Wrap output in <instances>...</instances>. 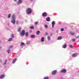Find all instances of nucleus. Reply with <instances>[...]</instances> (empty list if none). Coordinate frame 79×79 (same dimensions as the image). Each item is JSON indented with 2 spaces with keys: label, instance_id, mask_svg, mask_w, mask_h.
I'll return each instance as SVG.
<instances>
[{
  "label": "nucleus",
  "instance_id": "10",
  "mask_svg": "<svg viewBox=\"0 0 79 79\" xmlns=\"http://www.w3.org/2000/svg\"><path fill=\"white\" fill-rule=\"evenodd\" d=\"M52 27H54V25H55V23L54 21H53L52 22Z\"/></svg>",
  "mask_w": 79,
  "mask_h": 79
},
{
  "label": "nucleus",
  "instance_id": "7",
  "mask_svg": "<svg viewBox=\"0 0 79 79\" xmlns=\"http://www.w3.org/2000/svg\"><path fill=\"white\" fill-rule=\"evenodd\" d=\"M25 45V44H24L23 42H22L20 44L21 47V48H23V46H24V45Z\"/></svg>",
  "mask_w": 79,
  "mask_h": 79
},
{
  "label": "nucleus",
  "instance_id": "33",
  "mask_svg": "<svg viewBox=\"0 0 79 79\" xmlns=\"http://www.w3.org/2000/svg\"><path fill=\"white\" fill-rule=\"evenodd\" d=\"M47 39L48 40H50V36H48Z\"/></svg>",
  "mask_w": 79,
  "mask_h": 79
},
{
  "label": "nucleus",
  "instance_id": "11",
  "mask_svg": "<svg viewBox=\"0 0 79 79\" xmlns=\"http://www.w3.org/2000/svg\"><path fill=\"white\" fill-rule=\"evenodd\" d=\"M66 47H67V45L66 44L62 46V48H66Z\"/></svg>",
  "mask_w": 79,
  "mask_h": 79
},
{
  "label": "nucleus",
  "instance_id": "43",
  "mask_svg": "<svg viewBox=\"0 0 79 79\" xmlns=\"http://www.w3.org/2000/svg\"><path fill=\"white\" fill-rule=\"evenodd\" d=\"M14 2H16V0H14Z\"/></svg>",
  "mask_w": 79,
  "mask_h": 79
},
{
  "label": "nucleus",
  "instance_id": "32",
  "mask_svg": "<svg viewBox=\"0 0 79 79\" xmlns=\"http://www.w3.org/2000/svg\"><path fill=\"white\" fill-rule=\"evenodd\" d=\"M35 24V25H37L38 24V22H36L34 23Z\"/></svg>",
  "mask_w": 79,
  "mask_h": 79
},
{
  "label": "nucleus",
  "instance_id": "34",
  "mask_svg": "<svg viewBox=\"0 0 79 79\" xmlns=\"http://www.w3.org/2000/svg\"><path fill=\"white\" fill-rule=\"evenodd\" d=\"M75 40L76 39H72V41H73V42H75Z\"/></svg>",
  "mask_w": 79,
  "mask_h": 79
},
{
  "label": "nucleus",
  "instance_id": "38",
  "mask_svg": "<svg viewBox=\"0 0 79 79\" xmlns=\"http://www.w3.org/2000/svg\"><path fill=\"white\" fill-rule=\"evenodd\" d=\"M0 62H2V60H0Z\"/></svg>",
  "mask_w": 79,
  "mask_h": 79
},
{
  "label": "nucleus",
  "instance_id": "21",
  "mask_svg": "<svg viewBox=\"0 0 79 79\" xmlns=\"http://www.w3.org/2000/svg\"><path fill=\"white\" fill-rule=\"evenodd\" d=\"M25 35H26V37H27V36H28V33H27V32H26L25 33Z\"/></svg>",
  "mask_w": 79,
  "mask_h": 79
},
{
  "label": "nucleus",
  "instance_id": "17",
  "mask_svg": "<svg viewBox=\"0 0 79 79\" xmlns=\"http://www.w3.org/2000/svg\"><path fill=\"white\" fill-rule=\"evenodd\" d=\"M40 32V31H37L36 32V34L37 35H39V33Z\"/></svg>",
  "mask_w": 79,
  "mask_h": 79
},
{
  "label": "nucleus",
  "instance_id": "13",
  "mask_svg": "<svg viewBox=\"0 0 79 79\" xmlns=\"http://www.w3.org/2000/svg\"><path fill=\"white\" fill-rule=\"evenodd\" d=\"M16 59H14L12 61V63H15V61H16Z\"/></svg>",
  "mask_w": 79,
  "mask_h": 79
},
{
  "label": "nucleus",
  "instance_id": "31",
  "mask_svg": "<svg viewBox=\"0 0 79 79\" xmlns=\"http://www.w3.org/2000/svg\"><path fill=\"white\" fill-rule=\"evenodd\" d=\"M30 41H27V42L26 44H29L30 43Z\"/></svg>",
  "mask_w": 79,
  "mask_h": 79
},
{
  "label": "nucleus",
  "instance_id": "41",
  "mask_svg": "<svg viewBox=\"0 0 79 79\" xmlns=\"http://www.w3.org/2000/svg\"><path fill=\"white\" fill-rule=\"evenodd\" d=\"M18 23H19V22L18 21H17V22H16V23H17V24H18Z\"/></svg>",
  "mask_w": 79,
  "mask_h": 79
},
{
  "label": "nucleus",
  "instance_id": "14",
  "mask_svg": "<svg viewBox=\"0 0 79 79\" xmlns=\"http://www.w3.org/2000/svg\"><path fill=\"white\" fill-rule=\"evenodd\" d=\"M46 20L47 21H50V17H48L47 18Z\"/></svg>",
  "mask_w": 79,
  "mask_h": 79
},
{
  "label": "nucleus",
  "instance_id": "25",
  "mask_svg": "<svg viewBox=\"0 0 79 79\" xmlns=\"http://www.w3.org/2000/svg\"><path fill=\"white\" fill-rule=\"evenodd\" d=\"M34 27L33 26H31L30 27V29H34Z\"/></svg>",
  "mask_w": 79,
  "mask_h": 79
},
{
  "label": "nucleus",
  "instance_id": "5",
  "mask_svg": "<svg viewBox=\"0 0 79 79\" xmlns=\"http://www.w3.org/2000/svg\"><path fill=\"white\" fill-rule=\"evenodd\" d=\"M60 73H66V69H63L60 71Z\"/></svg>",
  "mask_w": 79,
  "mask_h": 79
},
{
  "label": "nucleus",
  "instance_id": "45",
  "mask_svg": "<svg viewBox=\"0 0 79 79\" xmlns=\"http://www.w3.org/2000/svg\"><path fill=\"white\" fill-rule=\"evenodd\" d=\"M1 48V47H0V49Z\"/></svg>",
  "mask_w": 79,
  "mask_h": 79
},
{
  "label": "nucleus",
  "instance_id": "37",
  "mask_svg": "<svg viewBox=\"0 0 79 79\" xmlns=\"http://www.w3.org/2000/svg\"><path fill=\"white\" fill-rule=\"evenodd\" d=\"M45 35H48V33H47V32L45 33Z\"/></svg>",
  "mask_w": 79,
  "mask_h": 79
},
{
  "label": "nucleus",
  "instance_id": "15",
  "mask_svg": "<svg viewBox=\"0 0 79 79\" xmlns=\"http://www.w3.org/2000/svg\"><path fill=\"white\" fill-rule=\"evenodd\" d=\"M6 62H7V60H6L3 64V65H5L6 64Z\"/></svg>",
  "mask_w": 79,
  "mask_h": 79
},
{
  "label": "nucleus",
  "instance_id": "39",
  "mask_svg": "<svg viewBox=\"0 0 79 79\" xmlns=\"http://www.w3.org/2000/svg\"><path fill=\"white\" fill-rule=\"evenodd\" d=\"M77 38H79V36H77Z\"/></svg>",
  "mask_w": 79,
  "mask_h": 79
},
{
  "label": "nucleus",
  "instance_id": "26",
  "mask_svg": "<svg viewBox=\"0 0 79 79\" xmlns=\"http://www.w3.org/2000/svg\"><path fill=\"white\" fill-rule=\"evenodd\" d=\"M12 39H12V38H10L9 39L8 41H11V40H12Z\"/></svg>",
  "mask_w": 79,
  "mask_h": 79
},
{
  "label": "nucleus",
  "instance_id": "3",
  "mask_svg": "<svg viewBox=\"0 0 79 79\" xmlns=\"http://www.w3.org/2000/svg\"><path fill=\"white\" fill-rule=\"evenodd\" d=\"M20 33L21 36V37H23V36H24V34H25V31L23 30H22L21 32H20Z\"/></svg>",
  "mask_w": 79,
  "mask_h": 79
},
{
  "label": "nucleus",
  "instance_id": "44",
  "mask_svg": "<svg viewBox=\"0 0 79 79\" xmlns=\"http://www.w3.org/2000/svg\"><path fill=\"white\" fill-rule=\"evenodd\" d=\"M56 32H57V33H58V31H56Z\"/></svg>",
  "mask_w": 79,
  "mask_h": 79
},
{
  "label": "nucleus",
  "instance_id": "42",
  "mask_svg": "<svg viewBox=\"0 0 79 79\" xmlns=\"http://www.w3.org/2000/svg\"><path fill=\"white\" fill-rule=\"evenodd\" d=\"M29 32H30V33H31V32H32V31H29Z\"/></svg>",
  "mask_w": 79,
  "mask_h": 79
},
{
  "label": "nucleus",
  "instance_id": "40",
  "mask_svg": "<svg viewBox=\"0 0 79 79\" xmlns=\"http://www.w3.org/2000/svg\"><path fill=\"white\" fill-rule=\"evenodd\" d=\"M30 1H31V2H32L33 0H30Z\"/></svg>",
  "mask_w": 79,
  "mask_h": 79
},
{
  "label": "nucleus",
  "instance_id": "35",
  "mask_svg": "<svg viewBox=\"0 0 79 79\" xmlns=\"http://www.w3.org/2000/svg\"><path fill=\"white\" fill-rule=\"evenodd\" d=\"M60 30H61V31H64V29L61 28Z\"/></svg>",
  "mask_w": 79,
  "mask_h": 79
},
{
  "label": "nucleus",
  "instance_id": "29",
  "mask_svg": "<svg viewBox=\"0 0 79 79\" xmlns=\"http://www.w3.org/2000/svg\"><path fill=\"white\" fill-rule=\"evenodd\" d=\"M69 47H70V48H73V46H72V45H71V44H69Z\"/></svg>",
  "mask_w": 79,
  "mask_h": 79
},
{
  "label": "nucleus",
  "instance_id": "27",
  "mask_svg": "<svg viewBox=\"0 0 79 79\" xmlns=\"http://www.w3.org/2000/svg\"><path fill=\"white\" fill-rule=\"evenodd\" d=\"M21 29V28H19L18 29V31H19V32H20V31Z\"/></svg>",
  "mask_w": 79,
  "mask_h": 79
},
{
  "label": "nucleus",
  "instance_id": "30",
  "mask_svg": "<svg viewBox=\"0 0 79 79\" xmlns=\"http://www.w3.org/2000/svg\"><path fill=\"white\" fill-rule=\"evenodd\" d=\"M10 17H11V14H9L8 15V18H10Z\"/></svg>",
  "mask_w": 79,
  "mask_h": 79
},
{
  "label": "nucleus",
  "instance_id": "19",
  "mask_svg": "<svg viewBox=\"0 0 79 79\" xmlns=\"http://www.w3.org/2000/svg\"><path fill=\"white\" fill-rule=\"evenodd\" d=\"M62 39V37L60 36L58 38V40H61Z\"/></svg>",
  "mask_w": 79,
  "mask_h": 79
},
{
  "label": "nucleus",
  "instance_id": "20",
  "mask_svg": "<svg viewBox=\"0 0 79 79\" xmlns=\"http://www.w3.org/2000/svg\"><path fill=\"white\" fill-rule=\"evenodd\" d=\"M10 37H12V38H14V34H12V35H11Z\"/></svg>",
  "mask_w": 79,
  "mask_h": 79
},
{
  "label": "nucleus",
  "instance_id": "23",
  "mask_svg": "<svg viewBox=\"0 0 79 79\" xmlns=\"http://www.w3.org/2000/svg\"><path fill=\"white\" fill-rule=\"evenodd\" d=\"M44 27L47 29L48 28V25H47V24H45L44 25Z\"/></svg>",
  "mask_w": 79,
  "mask_h": 79
},
{
  "label": "nucleus",
  "instance_id": "2",
  "mask_svg": "<svg viewBox=\"0 0 79 79\" xmlns=\"http://www.w3.org/2000/svg\"><path fill=\"white\" fill-rule=\"evenodd\" d=\"M26 13L27 14H31V13H32V10H31V9L29 8H28L27 9Z\"/></svg>",
  "mask_w": 79,
  "mask_h": 79
},
{
  "label": "nucleus",
  "instance_id": "4",
  "mask_svg": "<svg viewBox=\"0 0 79 79\" xmlns=\"http://www.w3.org/2000/svg\"><path fill=\"white\" fill-rule=\"evenodd\" d=\"M47 15V14L46 12H44L42 14V16H43V17H46Z\"/></svg>",
  "mask_w": 79,
  "mask_h": 79
},
{
  "label": "nucleus",
  "instance_id": "9",
  "mask_svg": "<svg viewBox=\"0 0 79 79\" xmlns=\"http://www.w3.org/2000/svg\"><path fill=\"white\" fill-rule=\"evenodd\" d=\"M77 56V54L76 53L73 54L72 55V56L73 57H75L76 56Z\"/></svg>",
  "mask_w": 79,
  "mask_h": 79
},
{
  "label": "nucleus",
  "instance_id": "18",
  "mask_svg": "<svg viewBox=\"0 0 79 79\" xmlns=\"http://www.w3.org/2000/svg\"><path fill=\"white\" fill-rule=\"evenodd\" d=\"M31 38H34V37H35V35H31Z\"/></svg>",
  "mask_w": 79,
  "mask_h": 79
},
{
  "label": "nucleus",
  "instance_id": "16",
  "mask_svg": "<svg viewBox=\"0 0 79 79\" xmlns=\"http://www.w3.org/2000/svg\"><path fill=\"white\" fill-rule=\"evenodd\" d=\"M41 42H44V37H42L41 38Z\"/></svg>",
  "mask_w": 79,
  "mask_h": 79
},
{
  "label": "nucleus",
  "instance_id": "6",
  "mask_svg": "<svg viewBox=\"0 0 79 79\" xmlns=\"http://www.w3.org/2000/svg\"><path fill=\"white\" fill-rule=\"evenodd\" d=\"M57 73V71H56V70H54L52 72V75H55V74H56Z\"/></svg>",
  "mask_w": 79,
  "mask_h": 79
},
{
  "label": "nucleus",
  "instance_id": "22",
  "mask_svg": "<svg viewBox=\"0 0 79 79\" xmlns=\"http://www.w3.org/2000/svg\"><path fill=\"white\" fill-rule=\"evenodd\" d=\"M7 52L8 53H10V49H8L7 50Z\"/></svg>",
  "mask_w": 79,
  "mask_h": 79
},
{
  "label": "nucleus",
  "instance_id": "46",
  "mask_svg": "<svg viewBox=\"0 0 79 79\" xmlns=\"http://www.w3.org/2000/svg\"><path fill=\"white\" fill-rule=\"evenodd\" d=\"M1 42V41L0 40V43Z\"/></svg>",
  "mask_w": 79,
  "mask_h": 79
},
{
  "label": "nucleus",
  "instance_id": "1",
  "mask_svg": "<svg viewBox=\"0 0 79 79\" xmlns=\"http://www.w3.org/2000/svg\"><path fill=\"white\" fill-rule=\"evenodd\" d=\"M12 20L11 21L12 23H13L14 24H15V19H16V17L15 15H12Z\"/></svg>",
  "mask_w": 79,
  "mask_h": 79
},
{
  "label": "nucleus",
  "instance_id": "28",
  "mask_svg": "<svg viewBox=\"0 0 79 79\" xmlns=\"http://www.w3.org/2000/svg\"><path fill=\"white\" fill-rule=\"evenodd\" d=\"M70 34L71 35H74V33L70 32Z\"/></svg>",
  "mask_w": 79,
  "mask_h": 79
},
{
  "label": "nucleus",
  "instance_id": "24",
  "mask_svg": "<svg viewBox=\"0 0 79 79\" xmlns=\"http://www.w3.org/2000/svg\"><path fill=\"white\" fill-rule=\"evenodd\" d=\"M13 46H10L9 47H8V48H9V49H10V48H13Z\"/></svg>",
  "mask_w": 79,
  "mask_h": 79
},
{
  "label": "nucleus",
  "instance_id": "8",
  "mask_svg": "<svg viewBox=\"0 0 79 79\" xmlns=\"http://www.w3.org/2000/svg\"><path fill=\"white\" fill-rule=\"evenodd\" d=\"M22 3V0H19L18 2H17V4L19 5Z\"/></svg>",
  "mask_w": 79,
  "mask_h": 79
},
{
  "label": "nucleus",
  "instance_id": "12",
  "mask_svg": "<svg viewBox=\"0 0 79 79\" xmlns=\"http://www.w3.org/2000/svg\"><path fill=\"white\" fill-rule=\"evenodd\" d=\"M5 77V75H2V76H0V79H3Z\"/></svg>",
  "mask_w": 79,
  "mask_h": 79
},
{
  "label": "nucleus",
  "instance_id": "36",
  "mask_svg": "<svg viewBox=\"0 0 79 79\" xmlns=\"http://www.w3.org/2000/svg\"><path fill=\"white\" fill-rule=\"evenodd\" d=\"M44 79H48V77H45L44 78Z\"/></svg>",
  "mask_w": 79,
  "mask_h": 79
}]
</instances>
